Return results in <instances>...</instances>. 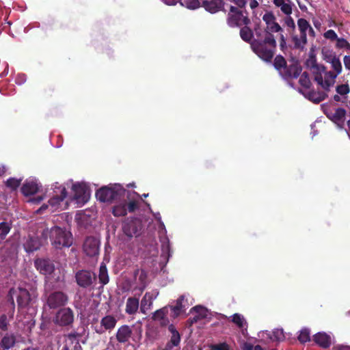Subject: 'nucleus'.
I'll use <instances>...</instances> for the list:
<instances>
[{
    "mask_svg": "<svg viewBox=\"0 0 350 350\" xmlns=\"http://www.w3.org/2000/svg\"><path fill=\"white\" fill-rule=\"evenodd\" d=\"M26 81V76L24 74H18L16 77L15 82L18 85L23 84Z\"/></svg>",
    "mask_w": 350,
    "mask_h": 350,
    "instance_id": "nucleus-58",
    "label": "nucleus"
},
{
    "mask_svg": "<svg viewBox=\"0 0 350 350\" xmlns=\"http://www.w3.org/2000/svg\"><path fill=\"white\" fill-rule=\"evenodd\" d=\"M230 1L234 3L238 8H243L247 4V0H230Z\"/></svg>",
    "mask_w": 350,
    "mask_h": 350,
    "instance_id": "nucleus-57",
    "label": "nucleus"
},
{
    "mask_svg": "<svg viewBox=\"0 0 350 350\" xmlns=\"http://www.w3.org/2000/svg\"><path fill=\"white\" fill-rule=\"evenodd\" d=\"M306 66L309 68L310 70L316 69L318 70V68L321 66L322 65H319L317 62L316 55L313 53V49H311V51L309 53V57L306 59L305 62Z\"/></svg>",
    "mask_w": 350,
    "mask_h": 350,
    "instance_id": "nucleus-34",
    "label": "nucleus"
},
{
    "mask_svg": "<svg viewBox=\"0 0 350 350\" xmlns=\"http://www.w3.org/2000/svg\"><path fill=\"white\" fill-rule=\"evenodd\" d=\"M33 298L30 293L24 288H18L16 301L19 310L26 308L31 302Z\"/></svg>",
    "mask_w": 350,
    "mask_h": 350,
    "instance_id": "nucleus-17",
    "label": "nucleus"
},
{
    "mask_svg": "<svg viewBox=\"0 0 350 350\" xmlns=\"http://www.w3.org/2000/svg\"><path fill=\"white\" fill-rule=\"evenodd\" d=\"M126 208L127 211L133 213L138 208L137 202L135 201H130L129 203H126Z\"/></svg>",
    "mask_w": 350,
    "mask_h": 350,
    "instance_id": "nucleus-55",
    "label": "nucleus"
},
{
    "mask_svg": "<svg viewBox=\"0 0 350 350\" xmlns=\"http://www.w3.org/2000/svg\"><path fill=\"white\" fill-rule=\"evenodd\" d=\"M68 301V295L62 291L51 293L47 298V305L51 309L65 306Z\"/></svg>",
    "mask_w": 350,
    "mask_h": 350,
    "instance_id": "nucleus-10",
    "label": "nucleus"
},
{
    "mask_svg": "<svg viewBox=\"0 0 350 350\" xmlns=\"http://www.w3.org/2000/svg\"><path fill=\"white\" fill-rule=\"evenodd\" d=\"M297 26L300 33L299 36L295 34L291 36L293 49L299 50L300 51H304L308 42L307 31H308L310 24L306 19L301 18L297 20Z\"/></svg>",
    "mask_w": 350,
    "mask_h": 350,
    "instance_id": "nucleus-4",
    "label": "nucleus"
},
{
    "mask_svg": "<svg viewBox=\"0 0 350 350\" xmlns=\"http://www.w3.org/2000/svg\"><path fill=\"white\" fill-rule=\"evenodd\" d=\"M79 334L72 333L66 336L61 350H83L79 341Z\"/></svg>",
    "mask_w": 350,
    "mask_h": 350,
    "instance_id": "nucleus-16",
    "label": "nucleus"
},
{
    "mask_svg": "<svg viewBox=\"0 0 350 350\" xmlns=\"http://www.w3.org/2000/svg\"><path fill=\"white\" fill-rule=\"evenodd\" d=\"M331 65L333 72L336 73V75H340L342 72V67L339 57H333L331 59Z\"/></svg>",
    "mask_w": 350,
    "mask_h": 350,
    "instance_id": "nucleus-40",
    "label": "nucleus"
},
{
    "mask_svg": "<svg viewBox=\"0 0 350 350\" xmlns=\"http://www.w3.org/2000/svg\"><path fill=\"white\" fill-rule=\"evenodd\" d=\"M284 24L293 31L295 29V23L293 18L289 15L284 18Z\"/></svg>",
    "mask_w": 350,
    "mask_h": 350,
    "instance_id": "nucleus-50",
    "label": "nucleus"
},
{
    "mask_svg": "<svg viewBox=\"0 0 350 350\" xmlns=\"http://www.w3.org/2000/svg\"><path fill=\"white\" fill-rule=\"evenodd\" d=\"M318 68V70L314 69L311 71L314 75V80L322 88L323 80V74L325 72V66L323 65Z\"/></svg>",
    "mask_w": 350,
    "mask_h": 350,
    "instance_id": "nucleus-35",
    "label": "nucleus"
},
{
    "mask_svg": "<svg viewBox=\"0 0 350 350\" xmlns=\"http://www.w3.org/2000/svg\"><path fill=\"white\" fill-rule=\"evenodd\" d=\"M265 31H267V30H261V29H255V34L256 36V39H264L265 38Z\"/></svg>",
    "mask_w": 350,
    "mask_h": 350,
    "instance_id": "nucleus-60",
    "label": "nucleus"
},
{
    "mask_svg": "<svg viewBox=\"0 0 350 350\" xmlns=\"http://www.w3.org/2000/svg\"><path fill=\"white\" fill-rule=\"evenodd\" d=\"M205 317H206V312L204 311V314L199 312L198 314L194 316L192 318H190L188 320V321L189 322L190 325H192L193 324L197 323L200 319H202L205 318Z\"/></svg>",
    "mask_w": 350,
    "mask_h": 350,
    "instance_id": "nucleus-52",
    "label": "nucleus"
},
{
    "mask_svg": "<svg viewBox=\"0 0 350 350\" xmlns=\"http://www.w3.org/2000/svg\"><path fill=\"white\" fill-rule=\"evenodd\" d=\"M313 340L321 347L327 349L331 345V337L325 333L319 332L313 336Z\"/></svg>",
    "mask_w": 350,
    "mask_h": 350,
    "instance_id": "nucleus-25",
    "label": "nucleus"
},
{
    "mask_svg": "<svg viewBox=\"0 0 350 350\" xmlns=\"http://www.w3.org/2000/svg\"><path fill=\"white\" fill-rule=\"evenodd\" d=\"M168 330L172 336L163 350H172L173 347H178L180 345V335L172 323L169 325Z\"/></svg>",
    "mask_w": 350,
    "mask_h": 350,
    "instance_id": "nucleus-21",
    "label": "nucleus"
},
{
    "mask_svg": "<svg viewBox=\"0 0 350 350\" xmlns=\"http://www.w3.org/2000/svg\"><path fill=\"white\" fill-rule=\"evenodd\" d=\"M299 83L306 91L309 90L310 89L312 86V83L308 72H304L302 74L300 75Z\"/></svg>",
    "mask_w": 350,
    "mask_h": 350,
    "instance_id": "nucleus-37",
    "label": "nucleus"
},
{
    "mask_svg": "<svg viewBox=\"0 0 350 350\" xmlns=\"http://www.w3.org/2000/svg\"><path fill=\"white\" fill-rule=\"evenodd\" d=\"M84 253L90 257L97 256L100 251V241L94 237H88L83 243Z\"/></svg>",
    "mask_w": 350,
    "mask_h": 350,
    "instance_id": "nucleus-9",
    "label": "nucleus"
},
{
    "mask_svg": "<svg viewBox=\"0 0 350 350\" xmlns=\"http://www.w3.org/2000/svg\"><path fill=\"white\" fill-rule=\"evenodd\" d=\"M324 113L334 123L340 128H343L345 125L346 110L343 108H328L324 110Z\"/></svg>",
    "mask_w": 350,
    "mask_h": 350,
    "instance_id": "nucleus-8",
    "label": "nucleus"
},
{
    "mask_svg": "<svg viewBox=\"0 0 350 350\" xmlns=\"http://www.w3.org/2000/svg\"><path fill=\"white\" fill-rule=\"evenodd\" d=\"M338 75H336L333 71H327L325 70V72L324 73V79L323 80V85L322 88L326 91L329 92L330 88L334 84L335 80Z\"/></svg>",
    "mask_w": 350,
    "mask_h": 350,
    "instance_id": "nucleus-27",
    "label": "nucleus"
},
{
    "mask_svg": "<svg viewBox=\"0 0 350 350\" xmlns=\"http://www.w3.org/2000/svg\"><path fill=\"white\" fill-rule=\"evenodd\" d=\"M98 279L99 282L102 284V286L106 285L109 281L107 268L104 262H102L100 265Z\"/></svg>",
    "mask_w": 350,
    "mask_h": 350,
    "instance_id": "nucleus-32",
    "label": "nucleus"
},
{
    "mask_svg": "<svg viewBox=\"0 0 350 350\" xmlns=\"http://www.w3.org/2000/svg\"><path fill=\"white\" fill-rule=\"evenodd\" d=\"M57 189L59 190V194H55L48 201L49 204L53 208L52 211L56 210L59 207L60 203L66 198L67 196L66 189L64 187L60 186Z\"/></svg>",
    "mask_w": 350,
    "mask_h": 350,
    "instance_id": "nucleus-22",
    "label": "nucleus"
},
{
    "mask_svg": "<svg viewBox=\"0 0 350 350\" xmlns=\"http://www.w3.org/2000/svg\"><path fill=\"white\" fill-rule=\"evenodd\" d=\"M211 350H230V347L227 343L222 342L212 345Z\"/></svg>",
    "mask_w": 350,
    "mask_h": 350,
    "instance_id": "nucleus-53",
    "label": "nucleus"
},
{
    "mask_svg": "<svg viewBox=\"0 0 350 350\" xmlns=\"http://www.w3.org/2000/svg\"><path fill=\"white\" fill-rule=\"evenodd\" d=\"M142 229V224L139 219L128 218L122 224V230L125 235L131 238L133 237H138Z\"/></svg>",
    "mask_w": 350,
    "mask_h": 350,
    "instance_id": "nucleus-6",
    "label": "nucleus"
},
{
    "mask_svg": "<svg viewBox=\"0 0 350 350\" xmlns=\"http://www.w3.org/2000/svg\"><path fill=\"white\" fill-rule=\"evenodd\" d=\"M228 319L234 323L239 328L242 329L245 325H247V322L243 315L239 313H235L230 317Z\"/></svg>",
    "mask_w": 350,
    "mask_h": 350,
    "instance_id": "nucleus-36",
    "label": "nucleus"
},
{
    "mask_svg": "<svg viewBox=\"0 0 350 350\" xmlns=\"http://www.w3.org/2000/svg\"><path fill=\"white\" fill-rule=\"evenodd\" d=\"M170 307L165 306L156 310L153 313L152 318L154 321H159V323L162 327H165L167 325L169 326V325H170V321L167 317V315L170 313Z\"/></svg>",
    "mask_w": 350,
    "mask_h": 350,
    "instance_id": "nucleus-19",
    "label": "nucleus"
},
{
    "mask_svg": "<svg viewBox=\"0 0 350 350\" xmlns=\"http://www.w3.org/2000/svg\"><path fill=\"white\" fill-rule=\"evenodd\" d=\"M44 94L47 96H51L54 92V88L51 85H46L43 90Z\"/></svg>",
    "mask_w": 350,
    "mask_h": 350,
    "instance_id": "nucleus-59",
    "label": "nucleus"
},
{
    "mask_svg": "<svg viewBox=\"0 0 350 350\" xmlns=\"http://www.w3.org/2000/svg\"><path fill=\"white\" fill-rule=\"evenodd\" d=\"M74 193V199L78 204H84L90 198V191L86 185L83 183H75L72 187Z\"/></svg>",
    "mask_w": 350,
    "mask_h": 350,
    "instance_id": "nucleus-11",
    "label": "nucleus"
},
{
    "mask_svg": "<svg viewBox=\"0 0 350 350\" xmlns=\"http://www.w3.org/2000/svg\"><path fill=\"white\" fill-rule=\"evenodd\" d=\"M271 339L278 342L283 341L285 339V336L282 329H275L273 331Z\"/></svg>",
    "mask_w": 350,
    "mask_h": 350,
    "instance_id": "nucleus-42",
    "label": "nucleus"
},
{
    "mask_svg": "<svg viewBox=\"0 0 350 350\" xmlns=\"http://www.w3.org/2000/svg\"><path fill=\"white\" fill-rule=\"evenodd\" d=\"M286 39L284 35L281 34L280 38V46L282 51H284V48L286 47Z\"/></svg>",
    "mask_w": 350,
    "mask_h": 350,
    "instance_id": "nucleus-62",
    "label": "nucleus"
},
{
    "mask_svg": "<svg viewBox=\"0 0 350 350\" xmlns=\"http://www.w3.org/2000/svg\"><path fill=\"white\" fill-rule=\"evenodd\" d=\"M185 302H187V299L185 296L182 295L176 299L174 306L167 305L170 307V317L172 320L176 319L182 313L185 312L187 308Z\"/></svg>",
    "mask_w": 350,
    "mask_h": 350,
    "instance_id": "nucleus-15",
    "label": "nucleus"
},
{
    "mask_svg": "<svg viewBox=\"0 0 350 350\" xmlns=\"http://www.w3.org/2000/svg\"><path fill=\"white\" fill-rule=\"evenodd\" d=\"M131 335V328L127 325H124L118 328L116 333V339L120 343H125L129 341Z\"/></svg>",
    "mask_w": 350,
    "mask_h": 350,
    "instance_id": "nucleus-24",
    "label": "nucleus"
},
{
    "mask_svg": "<svg viewBox=\"0 0 350 350\" xmlns=\"http://www.w3.org/2000/svg\"><path fill=\"white\" fill-rule=\"evenodd\" d=\"M34 266L40 274L45 276L51 275L55 271L53 262L48 258H36Z\"/></svg>",
    "mask_w": 350,
    "mask_h": 350,
    "instance_id": "nucleus-14",
    "label": "nucleus"
},
{
    "mask_svg": "<svg viewBox=\"0 0 350 350\" xmlns=\"http://www.w3.org/2000/svg\"><path fill=\"white\" fill-rule=\"evenodd\" d=\"M129 192L120 185L104 186L96 192V198L102 202H113L124 200Z\"/></svg>",
    "mask_w": 350,
    "mask_h": 350,
    "instance_id": "nucleus-3",
    "label": "nucleus"
},
{
    "mask_svg": "<svg viewBox=\"0 0 350 350\" xmlns=\"http://www.w3.org/2000/svg\"><path fill=\"white\" fill-rule=\"evenodd\" d=\"M267 27L272 32H279L282 31V27L277 22H275V21H273L272 23H271V25H269Z\"/></svg>",
    "mask_w": 350,
    "mask_h": 350,
    "instance_id": "nucleus-54",
    "label": "nucleus"
},
{
    "mask_svg": "<svg viewBox=\"0 0 350 350\" xmlns=\"http://www.w3.org/2000/svg\"><path fill=\"white\" fill-rule=\"evenodd\" d=\"M302 67L297 61H293L289 65H286L285 68L280 74L281 77L286 79L290 80L297 79L301 75Z\"/></svg>",
    "mask_w": 350,
    "mask_h": 350,
    "instance_id": "nucleus-12",
    "label": "nucleus"
},
{
    "mask_svg": "<svg viewBox=\"0 0 350 350\" xmlns=\"http://www.w3.org/2000/svg\"><path fill=\"white\" fill-rule=\"evenodd\" d=\"M298 340L301 343H305L310 340V333L308 329L304 328L300 331V334L298 336Z\"/></svg>",
    "mask_w": 350,
    "mask_h": 350,
    "instance_id": "nucleus-41",
    "label": "nucleus"
},
{
    "mask_svg": "<svg viewBox=\"0 0 350 350\" xmlns=\"http://www.w3.org/2000/svg\"><path fill=\"white\" fill-rule=\"evenodd\" d=\"M245 12V15L243 11L234 5H230L226 18L228 25L230 27H241L243 25H249L251 21L247 15V12Z\"/></svg>",
    "mask_w": 350,
    "mask_h": 350,
    "instance_id": "nucleus-5",
    "label": "nucleus"
},
{
    "mask_svg": "<svg viewBox=\"0 0 350 350\" xmlns=\"http://www.w3.org/2000/svg\"><path fill=\"white\" fill-rule=\"evenodd\" d=\"M299 92H301L306 98L312 101L314 103H319L320 102L324 100L327 97V94L326 91H315L314 90H309L306 91H303L301 89L299 90Z\"/></svg>",
    "mask_w": 350,
    "mask_h": 350,
    "instance_id": "nucleus-20",
    "label": "nucleus"
},
{
    "mask_svg": "<svg viewBox=\"0 0 350 350\" xmlns=\"http://www.w3.org/2000/svg\"><path fill=\"white\" fill-rule=\"evenodd\" d=\"M323 36L326 39L330 40L332 41L336 40L338 39V36L333 29L327 30L324 33Z\"/></svg>",
    "mask_w": 350,
    "mask_h": 350,
    "instance_id": "nucleus-48",
    "label": "nucleus"
},
{
    "mask_svg": "<svg viewBox=\"0 0 350 350\" xmlns=\"http://www.w3.org/2000/svg\"><path fill=\"white\" fill-rule=\"evenodd\" d=\"M74 321V313L70 308L60 309L55 315V323L60 326H68Z\"/></svg>",
    "mask_w": 350,
    "mask_h": 350,
    "instance_id": "nucleus-13",
    "label": "nucleus"
},
{
    "mask_svg": "<svg viewBox=\"0 0 350 350\" xmlns=\"http://www.w3.org/2000/svg\"><path fill=\"white\" fill-rule=\"evenodd\" d=\"M116 319L111 315L104 317L100 321V327L96 329V332L98 334L103 333L105 330H111L113 329L116 325Z\"/></svg>",
    "mask_w": 350,
    "mask_h": 350,
    "instance_id": "nucleus-23",
    "label": "nucleus"
},
{
    "mask_svg": "<svg viewBox=\"0 0 350 350\" xmlns=\"http://www.w3.org/2000/svg\"><path fill=\"white\" fill-rule=\"evenodd\" d=\"M16 290H15L14 288H11L9 292H8V301L11 303V305L12 306V308L13 309H14V307H15V303H14V295L15 293H16Z\"/></svg>",
    "mask_w": 350,
    "mask_h": 350,
    "instance_id": "nucleus-56",
    "label": "nucleus"
},
{
    "mask_svg": "<svg viewBox=\"0 0 350 350\" xmlns=\"http://www.w3.org/2000/svg\"><path fill=\"white\" fill-rule=\"evenodd\" d=\"M21 183V179L10 178L5 182V185L7 187H9L12 190H16L20 186Z\"/></svg>",
    "mask_w": 350,
    "mask_h": 350,
    "instance_id": "nucleus-43",
    "label": "nucleus"
},
{
    "mask_svg": "<svg viewBox=\"0 0 350 350\" xmlns=\"http://www.w3.org/2000/svg\"><path fill=\"white\" fill-rule=\"evenodd\" d=\"M251 48L260 59L269 62L274 55L276 41L271 33L265 31L264 39H254L251 42Z\"/></svg>",
    "mask_w": 350,
    "mask_h": 350,
    "instance_id": "nucleus-1",
    "label": "nucleus"
},
{
    "mask_svg": "<svg viewBox=\"0 0 350 350\" xmlns=\"http://www.w3.org/2000/svg\"><path fill=\"white\" fill-rule=\"evenodd\" d=\"M148 295V293H146L144 297L142 299L141 301V310H143V308L146 306L147 304V296Z\"/></svg>",
    "mask_w": 350,
    "mask_h": 350,
    "instance_id": "nucleus-63",
    "label": "nucleus"
},
{
    "mask_svg": "<svg viewBox=\"0 0 350 350\" xmlns=\"http://www.w3.org/2000/svg\"><path fill=\"white\" fill-rule=\"evenodd\" d=\"M336 90L338 94L344 96L349 93L350 88L348 84H341L336 86Z\"/></svg>",
    "mask_w": 350,
    "mask_h": 350,
    "instance_id": "nucleus-46",
    "label": "nucleus"
},
{
    "mask_svg": "<svg viewBox=\"0 0 350 350\" xmlns=\"http://www.w3.org/2000/svg\"><path fill=\"white\" fill-rule=\"evenodd\" d=\"M16 343V337L13 334H5L1 339L0 346L3 350L10 349Z\"/></svg>",
    "mask_w": 350,
    "mask_h": 350,
    "instance_id": "nucleus-30",
    "label": "nucleus"
},
{
    "mask_svg": "<svg viewBox=\"0 0 350 350\" xmlns=\"http://www.w3.org/2000/svg\"><path fill=\"white\" fill-rule=\"evenodd\" d=\"M12 229V224L8 221L0 222V239L4 240Z\"/></svg>",
    "mask_w": 350,
    "mask_h": 350,
    "instance_id": "nucleus-39",
    "label": "nucleus"
},
{
    "mask_svg": "<svg viewBox=\"0 0 350 350\" xmlns=\"http://www.w3.org/2000/svg\"><path fill=\"white\" fill-rule=\"evenodd\" d=\"M336 47L338 49H345L350 50V43L345 38H338L336 40Z\"/></svg>",
    "mask_w": 350,
    "mask_h": 350,
    "instance_id": "nucleus-45",
    "label": "nucleus"
},
{
    "mask_svg": "<svg viewBox=\"0 0 350 350\" xmlns=\"http://www.w3.org/2000/svg\"><path fill=\"white\" fill-rule=\"evenodd\" d=\"M280 8L284 14L289 16L292 14V7L289 3L284 2Z\"/></svg>",
    "mask_w": 350,
    "mask_h": 350,
    "instance_id": "nucleus-49",
    "label": "nucleus"
},
{
    "mask_svg": "<svg viewBox=\"0 0 350 350\" xmlns=\"http://www.w3.org/2000/svg\"><path fill=\"white\" fill-rule=\"evenodd\" d=\"M75 280L80 287L87 288L96 282V275L90 270L81 269L76 272Z\"/></svg>",
    "mask_w": 350,
    "mask_h": 350,
    "instance_id": "nucleus-7",
    "label": "nucleus"
},
{
    "mask_svg": "<svg viewBox=\"0 0 350 350\" xmlns=\"http://www.w3.org/2000/svg\"><path fill=\"white\" fill-rule=\"evenodd\" d=\"M48 234H49L51 244L57 249L69 247L72 244V234L59 226H54L50 230L48 229L43 230L42 236L44 239H46Z\"/></svg>",
    "mask_w": 350,
    "mask_h": 350,
    "instance_id": "nucleus-2",
    "label": "nucleus"
},
{
    "mask_svg": "<svg viewBox=\"0 0 350 350\" xmlns=\"http://www.w3.org/2000/svg\"><path fill=\"white\" fill-rule=\"evenodd\" d=\"M23 245L25 251L30 253L39 250L41 244L38 237L29 236Z\"/></svg>",
    "mask_w": 350,
    "mask_h": 350,
    "instance_id": "nucleus-26",
    "label": "nucleus"
},
{
    "mask_svg": "<svg viewBox=\"0 0 350 350\" xmlns=\"http://www.w3.org/2000/svg\"><path fill=\"white\" fill-rule=\"evenodd\" d=\"M286 64V61L282 55H278L275 57L273 61V66L280 74L284 70V68H285Z\"/></svg>",
    "mask_w": 350,
    "mask_h": 350,
    "instance_id": "nucleus-38",
    "label": "nucleus"
},
{
    "mask_svg": "<svg viewBox=\"0 0 350 350\" xmlns=\"http://www.w3.org/2000/svg\"><path fill=\"white\" fill-rule=\"evenodd\" d=\"M22 193L25 196L35 194L38 191V185L34 181H26L22 186Z\"/></svg>",
    "mask_w": 350,
    "mask_h": 350,
    "instance_id": "nucleus-28",
    "label": "nucleus"
},
{
    "mask_svg": "<svg viewBox=\"0 0 350 350\" xmlns=\"http://www.w3.org/2000/svg\"><path fill=\"white\" fill-rule=\"evenodd\" d=\"M240 36L243 41L251 44L253 41L254 33L248 25H243L240 29Z\"/></svg>",
    "mask_w": 350,
    "mask_h": 350,
    "instance_id": "nucleus-31",
    "label": "nucleus"
},
{
    "mask_svg": "<svg viewBox=\"0 0 350 350\" xmlns=\"http://www.w3.org/2000/svg\"><path fill=\"white\" fill-rule=\"evenodd\" d=\"M139 308V299L135 297H129L126 304L125 312L129 314H134Z\"/></svg>",
    "mask_w": 350,
    "mask_h": 350,
    "instance_id": "nucleus-29",
    "label": "nucleus"
},
{
    "mask_svg": "<svg viewBox=\"0 0 350 350\" xmlns=\"http://www.w3.org/2000/svg\"><path fill=\"white\" fill-rule=\"evenodd\" d=\"M8 319L5 314H2L0 317V329L6 331L8 329Z\"/></svg>",
    "mask_w": 350,
    "mask_h": 350,
    "instance_id": "nucleus-51",
    "label": "nucleus"
},
{
    "mask_svg": "<svg viewBox=\"0 0 350 350\" xmlns=\"http://www.w3.org/2000/svg\"><path fill=\"white\" fill-rule=\"evenodd\" d=\"M112 213L116 217L124 216L127 214L126 202H123L115 205L113 207Z\"/></svg>",
    "mask_w": 350,
    "mask_h": 350,
    "instance_id": "nucleus-33",
    "label": "nucleus"
},
{
    "mask_svg": "<svg viewBox=\"0 0 350 350\" xmlns=\"http://www.w3.org/2000/svg\"><path fill=\"white\" fill-rule=\"evenodd\" d=\"M343 62L345 68L350 70V55H345L343 58Z\"/></svg>",
    "mask_w": 350,
    "mask_h": 350,
    "instance_id": "nucleus-61",
    "label": "nucleus"
},
{
    "mask_svg": "<svg viewBox=\"0 0 350 350\" xmlns=\"http://www.w3.org/2000/svg\"><path fill=\"white\" fill-rule=\"evenodd\" d=\"M225 3L224 0H204L201 6L211 14H215L219 11H224Z\"/></svg>",
    "mask_w": 350,
    "mask_h": 350,
    "instance_id": "nucleus-18",
    "label": "nucleus"
},
{
    "mask_svg": "<svg viewBox=\"0 0 350 350\" xmlns=\"http://www.w3.org/2000/svg\"><path fill=\"white\" fill-rule=\"evenodd\" d=\"M181 4L190 10H196L200 7L199 0H184L183 3H181Z\"/></svg>",
    "mask_w": 350,
    "mask_h": 350,
    "instance_id": "nucleus-44",
    "label": "nucleus"
},
{
    "mask_svg": "<svg viewBox=\"0 0 350 350\" xmlns=\"http://www.w3.org/2000/svg\"><path fill=\"white\" fill-rule=\"evenodd\" d=\"M262 20L266 23L267 26L271 25L273 21H275V16L271 12L265 13L262 16Z\"/></svg>",
    "mask_w": 350,
    "mask_h": 350,
    "instance_id": "nucleus-47",
    "label": "nucleus"
},
{
    "mask_svg": "<svg viewBox=\"0 0 350 350\" xmlns=\"http://www.w3.org/2000/svg\"><path fill=\"white\" fill-rule=\"evenodd\" d=\"M253 348L254 347L252 345L245 342L243 345V350H253Z\"/></svg>",
    "mask_w": 350,
    "mask_h": 350,
    "instance_id": "nucleus-64",
    "label": "nucleus"
}]
</instances>
